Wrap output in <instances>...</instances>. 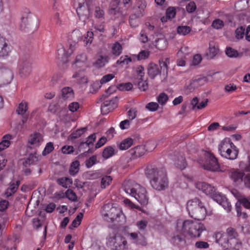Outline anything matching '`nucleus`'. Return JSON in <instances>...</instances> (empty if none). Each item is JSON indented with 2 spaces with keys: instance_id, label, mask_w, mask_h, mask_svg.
Masks as SVG:
<instances>
[{
  "instance_id": "nucleus-1",
  "label": "nucleus",
  "mask_w": 250,
  "mask_h": 250,
  "mask_svg": "<svg viewBox=\"0 0 250 250\" xmlns=\"http://www.w3.org/2000/svg\"><path fill=\"white\" fill-rule=\"evenodd\" d=\"M206 230V227L201 223L179 219L176 222V232L171 235L170 242L175 247L183 248L186 246V241L182 232L186 233L191 238H199Z\"/></svg>"
},
{
  "instance_id": "nucleus-2",
  "label": "nucleus",
  "mask_w": 250,
  "mask_h": 250,
  "mask_svg": "<svg viewBox=\"0 0 250 250\" xmlns=\"http://www.w3.org/2000/svg\"><path fill=\"white\" fill-rule=\"evenodd\" d=\"M145 173L149 179L151 187L155 190L163 191L168 188L169 181L165 170L149 166L146 167Z\"/></svg>"
},
{
  "instance_id": "nucleus-3",
  "label": "nucleus",
  "mask_w": 250,
  "mask_h": 250,
  "mask_svg": "<svg viewBox=\"0 0 250 250\" xmlns=\"http://www.w3.org/2000/svg\"><path fill=\"white\" fill-rule=\"evenodd\" d=\"M125 191L134 197L142 205L145 206L148 202L146 189L133 181H126L124 184Z\"/></svg>"
},
{
  "instance_id": "nucleus-4",
  "label": "nucleus",
  "mask_w": 250,
  "mask_h": 250,
  "mask_svg": "<svg viewBox=\"0 0 250 250\" xmlns=\"http://www.w3.org/2000/svg\"><path fill=\"white\" fill-rule=\"evenodd\" d=\"M186 208L189 216L194 219L203 220L208 215L205 204L198 198L189 200Z\"/></svg>"
},
{
  "instance_id": "nucleus-5",
  "label": "nucleus",
  "mask_w": 250,
  "mask_h": 250,
  "mask_svg": "<svg viewBox=\"0 0 250 250\" xmlns=\"http://www.w3.org/2000/svg\"><path fill=\"white\" fill-rule=\"evenodd\" d=\"M218 151L223 158L229 160H235L239 150L229 138H225L218 145Z\"/></svg>"
},
{
  "instance_id": "nucleus-6",
  "label": "nucleus",
  "mask_w": 250,
  "mask_h": 250,
  "mask_svg": "<svg viewBox=\"0 0 250 250\" xmlns=\"http://www.w3.org/2000/svg\"><path fill=\"white\" fill-rule=\"evenodd\" d=\"M69 40L64 45L61 44L57 49V58L63 63L68 62V58L73 54L78 46V41Z\"/></svg>"
},
{
  "instance_id": "nucleus-7",
  "label": "nucleus",
  "mask_w": 250,
  "mask_h": 250,
  "mask_svg": "<svg viewBox=\"0 0 250 250\" xmlns=\"http://www.w3.org/2000/svg\"><path fill=\"white\" fill-rule=\"evenodd\" d=\"M101 214L104 219L108 222H113L117 218L124 216L121 208L112 203L105 204L102 208Z\"/></svg>"
},
{
  "instance_id": "nucleus-8",
  "label": "nucleus",
  "mask_w": 250,
  "mask_h": 250,
  "mask_svg": "<svg viewBox=\"0 0 250 250\" xmlns=\"http://www.w3.org/2000/svg\"><path fill=\"white\" fill-rule=\"evenodd\" d=\"M107 245L113 250H126L128 248L125 238L120 233L110 235L107 239Z\"/></svg>"
},
{
  "instance_id": "nucleus-9",
  "label": "nucleus",
  "mask_w": 250,
  "mask_h": 250,
  "mask_svg": "<svg viewBox=\"0 0 250 250\" xmlns=\"http://www.w3.org/2000/svg\"><path fill=\"white\" fill-rule=\"evenodd\" d=\"M199 164L205 169L211 171H223L217 159L211 153H205V160L200 159Z\"/></svg>"
},
{
  "instance_id": "nucleus-10",
  "label": "nucleus",
  "mask_w": 250,
  "mask_h": 250,
  "mask_svg": "<svg viewBox=\"0 0 250 250\" xmlns=\"http://www.w3.org/2000/svg\"><path fill=\"white\" fill-rule=\"evenodd\" d=\"M92 0H85L84 2H79V6L77 8V13L81 18L84 17L87 19L91 13L92 7Z\"/></svg>"
},
{
  "instance_id": "nucleus-11",
  "label": "nucleus",
  "mask_w": 250,
  "mask_h": 250,
  "mask_svg": "<svg viewBox=\"0 0 250 250\" xmlns=\"http://www.w3.org/2000/svg\"><path fill=\"white\" fill-rule=\"evenodd\" d=\"M90 66V62L88 60L87 56L81 54L76 56L74 63L72 65L73 69H79L77 71H84Z\"/></svg>"
},
{
  "instance_id": "nucleus-12",
  "label": "nucleus",
  "mask_w": 250,
  "mask_h": 250,
  "mask_svg": "<svg viewBox=\"0 0 250 250\" xmlns=\"http://www.w3.org/2000/svg\"><path fill=\"white\" fill-rule=\"evenodd\" d=\"M152 44L158 50H164L167 48L168 42L164 35L158 34L156 35Z\"/></svg>"
},
{
  "instance_id": "nucleus-13",
  "label": "nucleus",
  "mask_w": 250,
  "mask_h": 250,
  "mask_svg": "<svg viewBox=\"0 0 250 250\" xmlns=\"http://www.w3.org/2000/svg\"><path fill=\"white\" fill-rule=\"evenodd\" d=\"M228 174L229 178L236 184H239L243 181V178L246 175L244 172L235 168L230 169Z\"/></svg>"
},
{
  "instance_id": "nucleus-14",
  "label": "nucleus",
  "mask_w": 250,
  "mask_h": 250,
  "mask_svg": "<svg viewBox=\"0 0 250 250\" xmlns=\"http://www.w3.org/2000/svg\"><path fill=\"white\" fill-rule=\"evenodd\" d=\"M43 141V136L42 134L34 133L30 136L28 142L30 147L35 148L41 146Z\"/></svg>"
},
{
  "instance_id": "nucleus-15",
  "label": "nucleus",
  "mask_w": 250,
  "mask_h": 250,
  "mask_svg": "<svg viewBox=\"0 0 250 250\" xmlns=\"http://www.w3.org/2000/svg\"><path fill=\"white\" fill-rule=\"evenodd\" d=\"M116 99L104 101L101 105V112L103 114L106 115L112 111L117 107Z\"/></svg>"
},
{
  "instance_id": "nucleus-16",
  "label": "nucleus",
  "mask_w": 250,
  "mask_h": 250,
  "mask_svg": "<svg viewBox=\"0 0 250 250\" xmlns=\"http://www.w3.org/2000/svg\"><path fill=\"white\" fill-rule=\"evenodd\" d=\"M208 82L207 77L202 75H198L194 77L190 82V86L192 88H197L204 85Z\"/></svg>"
},
{
  "instance_id": "nucleus-17",
  "label": "nucleus",
  "mask_w": 250,
  "mask_h": 250,
  "mask_svg": "<svg viewBox=\"0 0 250 250\" xmlns=\"http://www.w3.org/2000/svg\"><path fill=\"white\" fill-rule=\"evenodd\" d=\"M196 187L198 189L210 197L215 192V189L213 187L205 182H198L196 184Z\"/></svg>"
},
{
  "instance_id": "nucleus-18",
  "label": "nucleus",
  "mask_w": 250,
  "mask_h": 250,
  "mask_svg": "<svg viewBox=\"0 0 250 250\" xmlns=\"http://www.w3.org/2000/svg\"><path fill=\"white\" fill-rule=\"evenodd\" d=\"M109 55L101 54L97 57L95 62L93 63V65L96 68H102L109 62Z\"/></svg>"
},
{
  "instance_id": "nucleus-19",
  "label": "nucleus",
  "mask_w": 250,
  "mask_h": 250,
  "mask_svg": "<svg viewBox=\"0 0 250 250\" xmlns=\"http://www.w3.org/2000/svg\"><path fill=\"white\" fill-rule=\"evenodd\" d=\"M31 70V64L29 62H22L19 65V72L21 77L23 78L28 76Z\"/></svg>"
},
{
  "instance_id": "nucleus-20",
  "label": "nucleus",
  "mask_w": 250,
  "mask_h": 250,
  "mask_svg": "<svg viewBox=\"0 0 250 250\" xmlns=\"http://www.w3.org/2000/svg\"><path fill=\"white\" fill-rule=\"evenodd\" d=\"M146 149L144 146H139L130 150L129 152L133 159L139 158L143 156L146 152Z\"/></svg>"
},
{
  "instance_id": "nucleus-21",
  "label": "nucleus",
  "mask_w": 250,
  "mask_h": 250,
  "mask_svg": "<svg viewBox=\"0 0 250 250\" xmlns=\"http://www.w3.org/2000/svg\"><path fill=\"white\" fill-rule=\"evenodd\" d=\"M139 73L137 77L138 88L142 91H145L148 88L146 80L144 78V73L141 70L139 71Z\"/></svg>"
},
{
  "instance_id": "nucleus-22",
  "label": "nucleus",
  "mask_w": 250,
  "mask_h": 250,
  "mask_svg": "<svg viewBox=\"0 0 250 250\" xmlns=\"http://www.w3.org/2000/svg\"><path fill=\"white\" fill-rule=\"evenodd\" d=\"M147 6L145 0H137L136 1V9L135 12L138 14L139 17H143L145 14V9Z\"/></svg>"
},
{
  "instance_id": "nucleus-23",
  "label": "nucleus",
  "mask_w": 250,
  "mask_h": 250,
  "mask_svg": "<svg viewBox=\"0 0 250 250\" xmlns=\"http://www.w3.org/2000/svg\"><path fill=\"white\" fill-rule=\"evenodd\" d=\"M10 52L5 39L0 36V57L7 56Z\"/></svg>"
},
{
  "instance_id": "nucleus-24",
  "label": "nucleus",
  "mask_w": 250,
  "mask_h": 250,
  "mask_svg": "<svg viewBox=\"0 0 250 250\" xmlns=\"http://www.w3.org/2000/svg\"><path fill=\"white\" fill-rule=\"evenodd\" d=\"M13 139V137L10 134H7L4 135L0 142V151L8 147L11 144V140Z\"/></svg>"
},
{
  "instance_id": "nucleus-25",
  "label": "nucleus",
  "mask_w": 250,
  "mask_h": 250,
  "mask_svg": "<svg viewBox=\"0 0 250 250\" xmlns=\"http://www.w3.org/2000/svg\"><path fill=\"white\" fill-rule=\"evenodd\" d=\"M147 73L149 77L153 79L160 74V71L157 64L154 63H150L148 65Z\"/></svg>"
},
{
  "instance_id": "nucleus-26",
  "label": "nucleus",
  "mask_w": 250,
  "mask_h": 250,
  "mask_svg": "<svg viewBox=\"0 0 250 250\" xmlns=\"http://www.w3.org/2000/svg\"><path fill=\"white\" fill-rule=\"evenodd\" d=\"M219 51L218 45L214 42H210L208 52L207 54V57L209 59L213 58Z\"/></svg>"
},
{
  "instance_id": "nucleus-27",
  "label": "nucleus",
  "mask_w": 250,
  "mask_h": 250,
  "mask_svg": "<svg viewBox=\"0 0 250 250\" xmlns=\"http://www.w3.org/2000/svg\"><path fill=\"white\" fill-rule=\"evenodd\" d=\"M32 15L30 14L24 13L21 18L20 22V28L22 30H25L26 27L30 24L31 21Z\"/></svg>"
},
{
  "instance_id": "nucleus-28",
  "label": "nucleus",
  "mask_w": 250,
  "mask_h": 250,
  "mask_svg": "<svg viewBox=\"0 0 250 250\" xmlns=\"http://www.w3.org/2000/svg\"><path fill=\"white\" fill-rule=\"evenodd\" d=\"M1 74L2 78L3 79L5 84L10 83L13 78V73L10 69H3L1 71Z\"/></svg>"
},
{
  "instance_id": "nucleus-29",
  "label": "nucleus",
  "mask_w": 250,
  "mask_h": 250,
  "mask_svg": "<svg viewBox=\"0 0 250 250\" xmlns=\"http://www.w3.org/2000/svg\"><path fill=\"white\" fill-rule=\"evenodd\" d=\"M20 182L17 181L16 183H10L9 187L7 188L5 192V195L6 197H8L15 193L19 186Z\"/></svg>"
},
{
  "instance_id": "nucleus-30",
  "label": "nucleus",
  "mask_w": 250,
  "mask_h": 250,
  "mask_svg": "<svg viewBox=\"0 0 250 250\" xmlns=\"http://www.w3.org/2000/svg\"><path fill=\"white\" fill-rule=\"evenodd\" d=\"M112 55L115 57L119 56L122 52L123 47L119 42L113 43L111 47Z\"/></svg>"
},
{
  "instance_id": "nucleus-31",
  "label": "nucleus",
  "mask_w": 250,
  "mask_h": 250,
  "mask_svg": "<svg viewBox=\"0 0 250 250\" xmlns=\"http://www.w3.org/2000/svg\"><path fill=\"white\" fill-rule=\"evenodd\" d=\"M130 238L133 240V243L137 245H141L143 246H146L147 244L146 239L142 237V239L138 238V233L135 232H132L129 234Z\"/></svg>"
},
{
  "instance_id": "nucleus-32",
  "label": "nucleus",
  "mask_w": 250,
  "mask_h": 250,
  "mask_svg": "<svg viewBox=\"0 0 250 250\" xmlns=\"http://www.w3.org/2000/svg\"><path fill=\"white\" fill-rule=\"evenodd\" d=\"M57 183L62 187L67 188H69L72 184V179L68 177H62L57 180Z\"/></svg>"
},
{
  "instance_id": "nucleus-33",
  "label": "nucleus",
  "mask_w": 250,
  "mask_h": 250,
  "mask_svg": "<svg viewBox=\"0 0 250 250\" xmlns=\"http://www.w3.org/2000/svg\"><path fill=\"white\" fill-rule=\"evenodd\" d=\"M174 165L181 169H184L187 166V163L185 158L180 155L177 156L175 160Z\"/></svg>"
},
{
  "instance_id": "nucleus-34",
  "label": "nucleus",
  "mask_w": 250,
  "mask_h": 250,
  "mask_svg": "<svg viewBox=\"0 0 250 250\" xmlns=\"http://www.w3.org/2000/svg\"><path fill=\"white\" fill-rule=\"evenodd\" d=\"M133 139L131 138H127L123 140L119 145L121 150H126L133 144Z\"/></svg>"
},
{
  "instance_id": "nucleus-35",
  "label": "nucleus",
  "mask_w": 250,
  "mask_h": 250,
  "mask_svg": "<svg viewBox=\"0 0 250 250\" xmlns=\"http://www.w3.org/2000/svg\"><path fill=\"white\" fill-rule=\"evenodd\" d=\"M41 158V156L36 153L30 154L28 157L25 160V164L26 165L34 164L38 162Z\"/></svg>"
},
{
  "instance_id": "nucleus-36",
  "label": "nucleus",
  "mask_w": 250,
  "mask_h": 250,
  "mask_svg": "<svg viewBox=\"0 0 250 250\" xmlns=\"http://www.w3.org/2000/svg\"><path fill=\"white\" fill-rule=\"evenodd\" d=\"M28 110V103L25 101H22L19 104L17 109V112L18 114L23 115Z\"/></svg>"
},
{
  "instance_id": "nucleus-37",
  "label": "nucleus",
  "mask_w": 250,
  "mask_h": 250,
  "mask_svg": "<svg viewBox=\"0 0 250 250\" xmlns=\"http://www.w3.org/2000/svg\"><path fill=\"white\" fill-rule=\"evenodd\" d=\"M157 103L159 105L163 106L165 105L168 100V96L164 92L160 93L156 98Z\"/></svg>"
},
{
  "instance_id": "nucleus-38",
  "label": "nucleus",
  "mask_w": 250,
  "mask_h": 250,
  "mask_svg": "<svg viewBox=\"0 0 250 250\" xmlns=\"http://www.w3.org/2000/svg\"><path fill=\"white\" fill-rule=\"evenodd\" d=\"M62 95L64 99H71L74 97V93L71 88L66 87L62 90Z\"/></svg>"
},
{
  "instance_id": "nucleus-39",
  "label": "nucleus",
  "mask_w": 250,
  "mask_h": 250,
  "mask_svg": "<svg viewBox=\"0 0 250 250\" xmlns=\"http://www.w3.org/2000/svg\"><path fill=\"white\" fill-rule=\"evenodd\" d=\"M141 17H139L138 14L136 12L132 14L129 18V23L130 26L133 27L137 26L140 23L139 18Z\"/></svg>"
},
{
  "instance_id": "nucleus-40",
  "label": "nucleus",
  "mask_w": 250,
  "mask_h": 250,
  "mask_svg": "<svg viewBox=\"0 0 250 250\" xmlns=\"http://www.w3.org/2000/svg\"><path fill=\"white\" fill-rule=\"evenodd\" d=\"M114 154V149L112 146L106 147L103 150L102 156L105 159L112 157Z\"/></svg>"
},
{
  "instance_id": "nucleus-41",
  "label": "nucleus",
  "mask_w": 250,
  "mask_h": 250,
  "mask_svg": "<svg viewBox=\"0 0 250 250\" xmlns=\"http://www.w3.org/2000/svg\"><path fill=\"white\" fill-rule=\"evenodd\" d=\"M96 139L95 134H93L90 135L88 138L85 142L82 143L81 144V147L87 146L89 148L93 146V143L95 142Z\"/></svg>"
},
{
  "instance_id": "nucleus-42",
  "label": "nucleus",
  "mask_w": 250,
  "mask_h": 250,
  "mask_svg": "<svg viewBox=\"0 0 250 250\" xmlns=\"http://www.w3.org/2000/svg\"><path fill=\"white\" fill-rule=\"evenodd\" d=\"M81 71H76L73 75V78H76L78 82L81 84L86 83L87 82V79L83 74L81 73Z\"/></svg>"
},
{
  "instance_id": "nucleus-43",
  "label": "nucleus",
  "mask_w": 250,
  "mask_h": 250,
  "mask_svg": "<svg viewBox=\"0 0 250 250\" xmlns=\"http://www.w3.org/2000/svg\"><path fill=\"white\" fill-rule=\"evenodd\" d=\"M235 208L237 217L243 219H247L248 218V214L245 212L242 211V208L240 205V203L235 204Z\"/></svg>"
},
{
  "instance_id": "nucleus-44",
  "label": "nucleus",
  "mask_w": 250,
  "mask_h": 250,
  "mask_svg": "<svg viewBox=\"0 0 250 250\" xmlns=\"http://www.w3.org/2000/svg\"><path fill=\"white\" fill-rule=\"evenodd\" d=\"M160 66L164 72L166 71L167 73L168 70V65L169 64V59L168 58H163L159 61Z\"/></svg>"
},
{
  "instance_id": "nucleus-45",
  "label": "nucleus",
  "mask_w": 250,
  "mask_h": 250,
  "mask_svg": "<svg viewBox=\"0 0 250 250\" xmlns=\"http://www.w3.org/2000/svg\"><path fill=\"white\" fill-rule=\"evenodd\" d=\"M80 163L78 161L73 162L70 166L69 173L72 175L76 174L79 170Z\"/></svg>"
},
{
  "instance_id": "nucleus-46",
  "label": "nucleus",
  "mask_w": 250,
  "mask_h": 250,
  "mask_svg": "<svg viewBox=\"0 0 250 250\" xmlns=\"http://www.w3.org/2000/svg\"><path fill=\"white\" fill-rule=\"evenodd\" d=\"M132 62V59L131 57L128 56H122L117 61L116 63L122 66H124L128 64L129 62Z\"/></svg>"
},
{
  "instance_id": "nucleus-47",
  "label": "nucleus",
  "mask_w": 250,
  "mask_h": 250,
  "mask_svg": "<svg viewBox=\"0 0 250 250\" xmlns=\"http://www.w3.org/2000/svg\"><path fill=\"white\" fill-rule=\"evenodd\" d=\"M148 225V221L146 219L138 220L136 223V226L140 231H144L146 229Z\"/></svg>"
},
{
  "instance_id": "nucleus-48",
  "label": "nucleus",
  "mask_w": 250,
  "mask_h": 250,
  "mask_svg": "<svg viewBox=\"0 0 250 250\" xmlns=\"http://www.w3.org/2000/svg\"><path fill=\"white\" fill-rule=\"evenodd\" d=\"M177 31L179 34L185 36L191 31V28L188 26H179L177 27Z\"/></svg>"
},
{
  "instance_id": "nucleus-49",
  "label": "nucleus",
  "mask_w": 250,
  "mask_h": 250,
  "mask_svg": "<svg viewBox=\"0 0 250 250\" xmlns=\"http://www.w3.org/2000/svg\"><path fill=\"white\" fill-rule=\"evenodd\" d=\"M85 130L86 128L85 127L78 129L76 131L71 133L69 137V139L71 140L77 139L80 137L85 131Z\"/></svg>"
},
{
  "instance_id": "nucleus-50",
  "label": "nucleus",
  "mask_w": 250,
  "mask_h": 250,
  "mask_svg": "<svg viewBox=\"0 0 250 250\" xmlns=\"http://www.w3.org/2000/svg\"><path fill=\"white\" fill-rule=\"evenodd\" d=\"M213 200L218 203L219 205L221 202L224 201V198H226V197L220 192H216V191L213 194V195L211 196Z\"/></svg>"
},
{
  "instance_id": "nucleus-51",
  "label": "nucleus",
  "mask_w": 250,
  "mask_h": 250,
  "mask_svg": "<svg viewBox=\"0 0 250 250\" xmlns=\"http://www.w3.org/2000/svg\"><path fill=\"white\" fill-rule=\"evenodd\" d=\"M112 181V178L110 176H104L101 180V188H105L108 186Z\"/></svg>"
},
{
  "instance_id": "nucleus-52",
  "label": "nucleus",
  "mask_w": 250,
  "mask_h": 250,
  "mask_svg": "<svg viewBox=\"0 0 250 250\" xmlns=\"http://www.w3.org/2000/svg\"><path fill=\"white\" fill-rule=\"evenodd\" d=\"M54 149L53 143L49 142L46 144L42 152L43 156H46L52 152Z\"/></svg>"
},
{
  "instance_id": "nucleus-53",
  "label": "nucleus",
  "mask_w": 250,
  "mask_h": 250,
  "mask_svg": "<svg viewBox=\"0 0 250 250\" xmlns=\"http://www.w3.org/2000/svg\"><path fill=\"white\" fill-rule=\"evenodd\" d=\"M224 23L223 21L217 19L214 20L211 24V26L216 29H220L223 27Z\"/></svg>"
},
{
  "instance_id": "nucleus-54",
  "label": "nucleus",
  "mask_w": 250,
  "mask_h": 250,
  "mask_svg": "<svg viewBox=\"0 0 250 250\" xmlns=\"http://www.w3.org/2000/svg\"><path fill=\"white\" fill-rule=\"evenodd\" d=\"M190 49L186 46H182L180 50L178 51L177 55L178 57H184L189 53Z\"/></svg>"
},
{
  "instance_id": "nucleus-55",
  "label": "nucleus",
  "mask_w": 250,
  "mask_h": 250,
  "mask_svg": "<svg viewBox=\"0 0 250 250\" xmlns=\"http://www.w3.org/2000/svg\"><path fill=\"white\" fill-rule=\"evenodd\" d=\"M159 107V104L156 102H150L146 105V108L151 112L156 111Z\"/></svg>"
},
{
  "instance_id": "nucleus-56",
  "label": "nucleus",
  "mask_w": 250,
  "mask_h": 250,
  "mask_svg": "<svg viewBox=\"0 0 250 250\" xmlns=\"http://www.w3.org/2000/svg\"><path fill=\"white\" fill-rule=\"evenodd\" d=\"M65 196L69 200L72 201H76L77 199L75 193L70 189H68L66 191Z\"/></svg>"
},
{
  "instance_id": "nucleus-57",
  "label": "nucleus",
  "mask_w": 250,
  "mask_h": 250,
  "mask_svg": "<svg viewBox=\"0 0 250 250\" xmlns=\"http://www.w3.org/2000/svg\"><path fill=\"white\" fill-rule=\"evenodd\" d=\"M83 216V213H79L73 221L71 225L74 228L78 227L81 223Z\"/></svg>"
},
{
  "instance_id": "nucleus-58",
  "label": "nucleus",
  "mask_w": 250,
  "mask_h": 250,
  "mask_svg": "<svg viewBox=\"0 0 250 250\" xmlns=\"http://www.w3.org/2000/svg\"><path fill=\"white\" fill-rule=\"evenodd\" d=\"M133 85L130 83H122L118 85V88L120 90L129 91L132 88Z\"/></svg>"
},
{
  "instance_id": "nucleus-59",
  "label": "nucleus",
  "mask_w": 250,
  "mask_h": 250,
  "mask_svg": "<svg viewBox=\"0 0 250 250\" xmlns=\"http://www.w3.org/2000/svg\"><path fill=\"white\" fill-rule=\"evenodd\" d=\"M226 55L229 57H236L238 56V52L230 47H227L226 50Z\"/></svg>"
},
{
  "instance_id": "nucleus-60",
  "label": "nucleus",
  "mask_w": 250,
  "mask_h": 250,
  "mask_svg": "<svg viewBox=\"0 0 250 250\" xmlns=\"http://www.w3.org/2000/svg\"><path fill=\"white\" fill-rule=\"evenodd\" d=\"M93 39V33L91 31H88L87 32L86 36L85 37V39L84 40V42L86 45H88L89 44H90L92 41Z\"/></svg>"
},
{
  "instance_id": "nucleus-61",
  "label": "nucleus",
  "mask_w": 250,
  "mask_h": 250,
  "mask_svg": "<svg viewBox=\"0 0 250 250\" xmlns=\"http://www.w3.org/2000/svg\"><path fill=\"white\" fill-rule=\"evenodd\" d=\"M220 205L223 207L227 212H229L231 210V206L226 198H224V201Z\"/></svg>"
},
{
  "instance_id": "nucleus-62",
  "label": "nucleus",
  "mask_w": 250,
  "mask_h": 250,
  "mask_svg": "<svg viewBox=\"0 0 250 250\" xmlns=\"http://www.w3.org/2000/svg\"><path fill=\"white\" fill-rule=\"evenodd\" d=\"M181 182H180V185L182 188H185L188 187V183L190 181L191 179L186 176H183L181 177Z\"/></svg>"
},
{
  "instance_id": "nucleus-63",
  "label": "nucleus",
  "mask_w": 250,
  "mask_h": 250,
  "mask_svg": "<svg viewBox=\"0 0 250 250\" xmlns=\"http://www.w3.org/2000/svg\"><path fill=\"white\" fill-rule=\"evenodd\" d=\"M166 15L170 20L174 18L176 15L175 8L173 7L168 8L166 11Z\"/></svg>"
},
{
  "instance_id": "nucleus-64",
  "label": "nucleus",
  "mask_w": 250,
  "mask_h": 250,
  "mask_svg": "<svg viewBox=\"0 0 250 250\" xmlns=\"http://www.w3.org/2000/svg\"><path fill=\"white\" fill-rule=\"evenodd\" d=\"M149 51L147 50H142L137 55L138 60H145L148 57Z\"/></svg>"
}]
</instances>
